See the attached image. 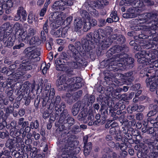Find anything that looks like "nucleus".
Here are the masks:
<instances>
[{"label":"nucleus","instance_id":"f257e3e1","mask_svg":"<svg viewBox=\"0 0 158 158\" xmlns=\"http://www.w3.org/2000/svg\"><path fill=\"white\" fill-rule=\"evenodd\" d=\"M154 22L152 24L148 31H143L138 33V35L135 37V40L130 41L129 44L134 50L140 51L142 48L140 45L142 40L148 39L150 41L149 42L148 48L153 47V44L157 45L158 47V35H156V31H158V14L155 11L143 14L139 16L138 19H135L133 22L137 24L146 23L148 24L152 22Z\"/></svg>","mask_w":158,"mask_h":158},{"label":"nucleus","instance_id":"f03ea898","mask_svg":"<svg viewBox=\"0 0 158 158\" xmlns=\"http://www.w3.org/2000/svg\"><path fill=\"white\" fill-rule=\"evenodd\" d=\"M61 111L59 120L55 123L56 127H57L56 130V133L57 137V142L59 144L63 143V141L76 137L75 135H72L70 131L66 130V127L64 126L68 118L70 116L68 110L64 108Z\"/></svg>","mask_w":158,"mask_h":158},{"label":"nucleus","instance_id":"7ed1b4c3","mask_svg":"<svg viewBox=\"0 0 158 158\" xmlns=\"http://www.w3.org/2000/svg\"><path fill=\"white\" fill-rule=\"evenodd\" d=\"M99 31L98 30H96L94 32H90L86 36V38L81 40V42L79 41H76L74 46L73 44H69L68 46V48L71 52V55L75 57V56L79 57V56L82 57L84 53H85L88 48V46L92 43L94 39V37H96L98 35Z\"/></svg>","mask_w":158,"mask_h":158},{"label":"nucleus","instance_id":"20e7f679","mask_svg":"<svg viewBox=\"0 0 158 158\" xmlns=\"http://www.w3.org/2000/svg\"><path fill=\"white\" fill-rule=\"evenodd\" d=\"M98 34L102 39L101 50H104L108 48L112 43L123 44L126 41L125 37L123 35L115 34L110 35L111 32L107 29L99 28L98 29Z\"/></svg>","mask_w":158,"mask_h":158},{"label":"nucleus","instance_id":"39448f33","mask_svg":"<svg viewBox=\"0 0 158 158\" xmlns=\"http://www.w3.org/2000/svg\"><path fill=\"white\" fill-rule=\"evenodd\" d=\"M55 94V91L53 88H50L49 86H47L44 91V95L42 97V99L45 100L46 103L49 106V108H53L55 110H59L60 112L62 110V109L65 108L66 105L64 102H60L61 98L60 96L57 95L54 97Z\"/></svg>","mask_w":158,"mask_h":158},{"label":"nucleus","instance_id":"423d86ee","mask_svg":"<svg viewBox=\"0 0 158 158\" xmlns=\"http://www.w3.org/2000/svg\"><path fill=\"white\" fill-rule=\"evenodd\" d=\"M75 138L66 139L60 144L57 142V145L60 148H62L63 152L61 155L63 158H77L74 155L78 153L81 149L80 147H76L79 141L74 140Z\"/></svg>","mask_w":158,"mask_h":158},{"label":"nucleus","instance_id":"0eeeda50","mask_svg":"<svg viewBox=\"0 0 158 158\" xmlns=\"http://www.w3.org/2000/svg\"><path fill=\"white\" fill-rule=\"evenodd\" d=\"M0 31L2 35L0 42H3L5 47L10 48L18 41L17 33L15 35L8 34V33H10V31H12V27L10 23H6L0 26Z\"/></svg>","mask_w":158,"mask_h":158},{"label":"nucleus","instance_id":"6e6552de","mask_svg":"<svg viewBox=\"0 0 158 158\" xmlns=\"http://www.w3.org/2000/svg\"><path fill=\"white\" fill-rule=\"evenodd\" d=\"M135 57L137 59V61L140 64L139 67H143L145 65L148 64L150 62H152L153 60H158V51H143L138 52L135 55Z\"/></svg>","mask_w":158,"mask_h":158},{"label":"nucleus","instance_id":"1a4fd4ad","mask_svg":"<svg viewBox=\"0 0 158 158\" xmlns=\"http://www.w3.org/2000/svg\"><path fill=\"white\" fill-rule=\"evenodd\" d=\"M34 65V62L29 59H26L23 60L21 64V62L19 60H16L14 64L11 66L12 68L16 67L17 72L14 75L15 77V80H18L21 79L23 75L25 73V71L32 69Z\"/></svg>","mask_w":158,"mask_h":158},{"label":"nucleus","instance_id":"9d476101","mask_svg":"<svg viewBox=\"0 0 158 158\" xmlns=\"http://www.w3.org/2000/svg\"><path fill=\"white\" fill-rule=\"evenodd\" d=\"M75 77H72L71 75L69 74H63L61 75L57 80L56 84L59 91L62 90L66 91L67 92H71L73 90H71V85L68 84L67 83L71 82V83L76 82V79H75Z\"/></svg>","mask_w":158,"mask_h":158},{"label":"nucleus","instance_id":"9b49d317","mask_svg":"<svg viewBox=\"0 0 158 158\" xmlns=\"http://www.w3.org/2000/svg\"><path fill=\"white\" fill-rule=\"evenodd\" d=\"M99 34H98L96 37H94V39L92 41V43H91L89 46H88L87 50L81 57L83 59L85 60L86 63H87L86 60L89 58H90L93 61L95 60L96 59V55L95 51L94 50L96 45L98 43L99 44H100V45H102L101 44L102 39Z\"/></svg>","mask_w":158,"mask_h":158},{"label":"nucleus","instance_id":"f8f14e48","mask_svg":"<svg viewBox=\"0 0 158 158\" xmlns=\"http://www.w3.org/2000/svg\"><path fill=\"white\" fill-rule=\"evenodd\" d=\"M143 140L145 144L136 145L134 147L135 149L137 151V155L139 158H147L149 149H150L151 146L154 144L150 139H144Z\"/></svg>","mask_w":158,"mask_h":158},{"label":"nucleus","instance_id":"ddd939ff","mask_svg":"<svg viewBox=\"0 0 158 158\" xmlns=\"http://www.w3.org/2000/svg\"><path fill=\"white\" fill-rule=\"evenodd\" d=\"M143 127L142 129V131L145 134L151 135L152 136L156 135L158 132V128H154L150 126L152 125L155 126L156 122L151 117H148L147 119L143 120Z\"/></svg>","mask_w":158,"mask_h":158},{"label":"nucleus","instance_id":"4468645a","mask_svg":"<svg viewBox=\"0 0 158 158\" xmlns=\"http://www.w3.org/2000/svg\"><path fill=\"white\" fill-rule=\"evenodd\" d=\"M24 52L25 54V57L34 62L40 60L39 56L41 53L40 49L38 48L33 49V48L31 47H28L24 50Z\"/></svg>","mask_w":158,"mask_h":158},{"label":"nucleus","instance_id":"2eb2a0df","mask_svg":"<svg viewBox=\"0 0 158 158\" xmlns=\"http://www.w3.org/2000/svg\"><path fill=\"white\" fill-rule=\"evenodd\" d=\"M17 84H18V86H19V87L18 89L17 88L15 93L17 95H19L22 96L25 95V94H27L28 92L33 91L35 87V84L30 83L27 81H25L22 85L19 83Z\"/></svg>","mask_w":158,"mask_h":158},{"label":"nucleus","instance_id":"dca6fc26","mask_svg":"<svg viewBox=\"0 0 158 158\" xmlns=\"http://www.w3.org/2000/svg\"><path fill=\"white\" fill-rule=\"evenodd\" d=\"M23 119L24 118L23 117L19 118L18 119L16 127L10 133V135H14L16 136V140L18 141L19 139V141H21V138L19 137L21 135L22 131H23V128H24L27 124L26 122L24 123L23 122Z\"/></svg>","mask_w":158,"mask_h":158},{"label":"nucleus","instance_id":"f3484780","mask_svg":"<svg viewBox=\"0 0 158 158\" xmlns=\"http://www.w3.org/2000/svg\"><path fill=\"white\" fill-rule=\"evenodd\" d=\"M100 102L102 104L100 110L102 118L106 121L109 114L110 107L109 99L106 97H103L101 99Z\"/></svg>","mask_w":158,"mask_h":158},{"label":"nucleus","instance_id":"a211bd4d","mask_svg":"<svg viewBox=\"0 0 158 158\" xmlns=\"http://www.w3.org/2000/svg\"><path fill=\"white\" fill-rule=\"evenodd\" d=\"M73 0H65V1L59 0L55 2L52 7L56 10H59L62 11L66 8V6L72 5L73 4Z\"/></svg>","mask_w":158,"mask_h":158},{"label":"nucleus","instance_id":"6ab92c4d","mask_svg":"<svg viewBox=\"0 0 158 158\" xmlns=\"http://www.w3.org/2000/svg\"><path fill=\"white\" fill-rule=\"evenodd\" d=\"M122 67L124 69H131L134 66V59L131 57H123L120 59Z\"/></svg>","mask_w":158,"mask_h":158},{"label":"nucleus","instance_id":"aec40b11","mask_svg":"<svg viewBox=\"0 0 158 158\" xmlns=\"http://www.w3.org/2000/svg\"><path fill=\"white\" fill-rule=\"evenodd\" d=\"M133 75V72L131 71L124 74L119 73L118 75L119 76V79L121 80L127 85H131L132 82L135 79Z\"/></svg>","mask_w":158,"mask_h":158},{"label":"nucleus","instance_id":"412c9836","mask_svg":"<svg viewBox=\"0 0 158 158\" xmlns=\"http://www.w3.org/2000/svg\"><path fill=\"white\" fill-rule=\"evenodd\" d=\"M27 14L26 11L23 6L19 7L17 10V12L15 16L14 19L16 21L20 20L24 22L26 20Z\"/></svg>","mask_w":158,"mask_h":158},{"label":"nucleus","instance_id":"4be33fe9","mask_svg":"<svg viewBox=\"0 0 158 158\" xmlns=\"http://www.w3.org/2000/svg\"><path fill=\"white\" fill-rule=\"evenodd\" d=\"M13 65L11 64L10 65L9 68H8L6 67H4L2 68L0 72L2 73L4 76H10L12 77V79L13 80H14L15 81H17L18 80H15L14 79H15V77H14V75L15 73V72L16 71V67H14V68H12L11 66Z\"/></svg>","mask_w":158,"mask_h":158},{"label":"nucleus","instance_id":"5701e85b","mask_svg":"<svg viewBox=\"0 0 158 158\" xmlns=\"http://www.w3.org/2000/svg\"><path fill=\"white\" fill-rule=\"evenodd\" d=\"M127 51L128 52L129 48L127 46L124 45L120 46L118 45H116L112 47L108 51L107 54L110 56H111L113 54L116 53H119L121 51Z\"/></svg>","mask_w":158,"mask_h":158},{"label":"nucleus","instance_id":"b1692460","mask_svg":"<svg viewBox=\"0 0 158 158\" xmlns=\"http://www.w3.org/2000/svg\"><path fill=\"white\" fill-rule=\"evenodd\" d=\"M145 82L147 86L152 92L155 91L158 87V78L156 79L155 77H148Z\"/></svg>","mask_w":158,"mask_h":158},{"label":"nucleus","instance_id":"393cba45","mask_svg":"<svg viewBox=\"0 0 158 158\" xmlns=\"http://www.w3.org/2000/svg\"><path fill=\"white\" fill-rule=\"evenodd\" d=\"M63 13L61 11H55L53 12L49 17V20L56 24V23H59L63 20L62 17Z\"/></svg>","mask_w":158,"mask_h":158},{"label":"nucleus","instance_id":"a878e982","mask_svg":"<svg viewBox=\"0 0 158 158\" xmlns=\"http://www.w3.org/2000/svg\"><path fill=\"white\" fill-rule=\"evenodd\" d=\"M70 50H69L67 51V53L65 52H62L60 54V59L59 60V62L61 63H67V61L70 58H71L74 59L75 60H77L79 57H77L75 56V57L71 55V52H69Z\"/></svg>","mask_w":158,"mask_h":158},{"label":"nucleus","instance_id":"bb28decb","mask_svg":"<svg viewBox=\"0 0 158 158\" xmlns=\"http://www.w3.org/2000/svg\"><path fill=\"white\" fill-rule=\"evenodd\" d=\"M133 4L134 6V7L133 8L135 9L137 12L140 13L142 11H143L145 9V6L144 4L143 1H135L133 3L132 0L131 4L129 5V6L131 5H133Z\"/></svg>","mask_w":158,"mask_h":158},{"label":"nucleus","instance_id":"cd10ccee","mask_svg":"<svg viewBox=\"0 0 158 158\" xmlns=\"http://www.w3.org/2000/svg\"><path fill=\"white\" fill-rule=\"evenodd\" d=\"M46 101L45 100H42V107L47 108L44 111L43 114V118L44 119L48 118L54 110V109L53 108H51V107L49 108V106L47 104V102L46 103Z\"/></svg>","mask_w":158,"mask_h":158},{"label":"nucleus","instance_id":"c85d7f7f","mask_svg":"<svg viewBox=\"0 0 158 158\" xmlns=\"http://www.w3.org/2000/svg\"><path fill=\"white\" fill-rule=\"evenodd\" d=\"M151 69H144V72H145L143 77L145 76L148 77H158V69L155 70L153 68H151Z\"/></svg>","mask_w":158,"mask_h":158},{"label":"nucleus","instance_id":"c756f323","mask_svg":"<svg viewBox=\"0 0 158 158\" xmlns=\"http://www.w3.org/2000/svg\"><path fill=\"white\" fill-rule=\"evenodd\" d=\"M135 93L133 92H131L129 94H125L122 95H120L119 94H116V98L117 99L121 98V100L128 104L129 102V101L132 99Z\"/></svg>","mask_w":158,"mask_h":158},{"label":"nucleus","instance_id":"7c9ffc66","mask_svg":"<svg viewBox=\"0 0 158 158\" xmlns=\"http://www.w3.org/2000/svg\"><path fill=\"white\" fill-rule=\"evenodd\" d=\"M107 67V69L111 72L113 71L114 72L118 71V70L121 69L120 67H122V64L121 63L120 60L117 63L116 61H113L112 60L109 64V65Z\"/></svg>","mask_w":158,"mask_h":158},{"label":"nucleus","instance_id":"2f4dec72","mask_svg":"<svg viewBox=\"0 0 158 158\" xmlns=\"http://www.w3.org/2000/svg\"><path fill=\"white\" fill-rule=\"evenodd\" d=\"M24 123L25 122L27 123V125L25 126L27 128V129H28L29 131H31V129H37L39 126V122L37 119H33L30 123V125L29 126V123L28 122L27 120H24V118L23 120V122Z\"/></svg>","mask_w":158,"mask_h":158},{"label":"nucleus","instance_id":"473e14b6","mask_svg":"<svg viewBox=\"0 0 158 158\" xmlns=\"http://www.w3.org/2000/svg\"><path fill=\"white\" fill-rule=\"evenodd\" d=\"M79 58L77 60H75L76 61H73L71 63V67L73 69H77L78 67L82 66H86L87 63L85 62V60L83 59L82 57L79 56Z\"/></svg>","mask_w":158,"mask_h":158},{"label":"nucleus","instance_id":"72a5a7b5","mask_svg":"<svg viewBox=\"0 0 158 158\" xmlns=\"http://www.w3.org/2000/svg\"><path fill=\"white\" fill-rule=\"evenodd\" d=\"M18 83V82L14 83L11 81V84L8 85L5 88L6 89L5 90V92L7 94V96L13 95V94L14 93L13 89L15 87H16V88L15 90L17 88H19V86H18V84H17Z\"/></svg>","mask_w":158,"mask_h":158},{"label":"nucleus","instance_id":"f704fd0d","mask_svg":"<svg viewBox=\"0 0 158 158\" xmlns=\"http://www.w3.org/2000/svg\"><path fill=\"white\" fill-rule=\"evenodd\" d=\"M133 8H130L127 11L126 13L123 14V18L126 19L134 18L137 17V13Z\"/></svg>","mask_w":158,"mask_h":158},{"label":"nucleus","instance_id":"c9c22d12","mask_svg":"<svg viewBox=\"0 0 158 158\" xmlns=\"http://www.w3.org/2000/svg\"><path fill=\"white\" fill-rule=\"evenodd\" d=\"M15 137L13 139H8L5 144L6 147L8 148L11 152L15 151V143L18 142V141L15 140Z\"/></svg>","mask_w":158,"mask_h":158},{"label":"nucleus","instance_id":"e433bc0d","mask_svg":"<svg viewBox=\"0 0 158 158\" xmlns=\"http://www.w3.org/2000/svg\"><path fill=\"white\" fill-rule=\"evenodd\" d=\"M75 79H76L75 83L71 85V90L75 91L81 88L83 85L81 82L82 78L79 77H75Z\"/></svg>","mask_w":158,"mask_h":158},{"label":"nucleus","instance_id":"4c0bfd02","mask_svg":"<svg viewBox=\"0 0 158 158\" xmlns=\"http://www.w3.org/2000/svg\"><path fill=\"white\" fill-rule=\"evenodd\" d=\"M17 40L20 42L24 41L25 42L28 43V41L30 39L27 32L26 31H23L21 34L20 33L19 35H17Z\"/></svg>","mask_w":158,"mask_h":158},{"label":"nucleus","instance_id":"58836bf2","mask_svg":"<svg viewBox=\"0 0 158 158\" xmlns=\"http://www.w3.org/2000/svg\"><path fill=\"white\" fill-rule=\"evenodd\" d=\"M53 23L52 25H51V30L50 33L53 36L56 38L60 37V28L57 29V27Z\"/></svg>","mask_w":158,"mask_h":158},{"label":"nucleus","instance_id":"ea45409f","mask_svg":"<svg viewBox=\"0 0 158 158\" xmlns=\"http://www.w3.org/2000/svg\"><path fill=\"white\" fill-rule=\"evenodd\" d=\"M95 97L92 95H86L84 97V99L85 101V104L87 106L90 105H92L95 100Z\"/></svg>","mask_w":158,"mask_h":158},{"label":"nucleus","instance_id":"a19ab883","mask_svg":"<svg viewBox=\"0 0 158 158\" xmlns=\"http://www.w3.org/2000/svg\"><path fill=\"white\" fill-rule=\"evenodd\" d=\"M82 106L81 103L80 102H77L73 106L72 108V113L74 116L77 115L78 113L80 108H83Z\"/></svg>","mask_w":158,"mask_h":158},{"label":"nucleus","instance_id":"79ce46f5","mask_svg":"<svg viewBox=\"0 0 158 158\" xmlns=\"http://www.w3.org/2000/svg\"><path fill=\"white\" fill-rule=\"evenodd\" d=\"M88 112L87 111H82L78 115L77 118L78 120L84 123H87V118Z\"/></svg>","mask_w":158,"mask_h":158},{"label":"nucleus","instance_id":"37998d69","mask_svg":"<svg viewBox=\"0 0 158 158\" xmlns=\"http://www.w3.org/2000/svg\"><path fill=\"white\" fill-rule=\"evenodd\" d=\"M113 150L112 149L109 147H106L104 148L101 151V153L102 154V158H111L110 157V154L112 152Z\"/></svg>","mask_w":158,"mask_h":158},{"label":"nucleus","instance_id":"c03bdc74","mask_svg":"<svg viewBox=\"0 0 158 158\" xmlns=\"http://www.w3.org/2000/svg\"><path fill=\"white\" fill-rule=\"evenodd\" d=\"M83 25V22L81 18L75 19L74 21V31H77L80 30Z\"/></svg>","mask_w":158,"mask_h":158},{"label":"nucleus","instance_id":"a18cd8bd","mask_svg":"<svg viewBox=\"0 0 158 158\" xmlns=\"http://www.w3.org/2000/svg\"><path fill=\"white\" fill-rule=\"evenodd\" d=\"M19 95V98H21L20 100H21L23 98L24 101L23 102H24V104L27 106L29 105L31 102V100L33 99L34 97V95H33L32 96H31L29 94L27 95V96H25L24 97V95H23L22 96L21 95L20 96L19 95Z\"/></svg>","mask_w":158,"mask_h":158},{"label":"nucleus","instance_id":"49530a36","mask_svg":"<svg viewBox=\"0 0 158 158\" xmlns=\"http://www.w3.org/2000/svg\"><path fill=\"white\" fill-rule=\"evenodd\" d=\"M119 127L118 123L113 120L107 121L105 125V127L106 129L112 128Z\"/></svg>","mask_w":158,"mask_h":158},{"label":"nucleus","instance_id":"de8ad7c7","mask_svg":"<svg viewBox=\"0 0 158 158\" xmlns=\"http://www.w3.org/2000/svg\"><path fill=\"white\" fill-rule=\"evenodd\" d=\"M60 110H53L50 116L49 120V122H54L56 119L58 118Z\"/></svg>","mask_w":158,"mask_h":158},{"label":"nucleus","instance_id":"09e8293b","mask_svg":"<svg viewBox=\"0 0 158 158\" xmlns=\"http://www.w3.org/2000/svg\"><path fill=\"white\" fill-rule=\"evenodd\" d=\"M75 121L74 118L70 115L69 118H68L67 120L64 124V126L66 127V130H67L68 128H69L70 127L74 125Z\"/></svg>","mask_w":158,"mask_h":158},{"label":"nucleus","instance_id":"8fccbe9b","mask_svg":"<svg viewBox=\"0 0 158 158\" xmlns=\"http://www.w3.org/2000/svg\"><path fill=\"white\" fill-rule=\"evenodd\" d=\"M92 145L91 142L84 144V155L85 156L88 155L92 148Z\"/></svg>","mask_w":158,"mask_h":158},{"label":"nucleus","instance_id":"3c124183","mask_svg":"<svg viewBox=\"0 0 158 158\" xmlns=\"http://www.w3.org/2000/svg\"><path fill=\"white\" fill-rule=\"evenodd\" d=\"M16 122L15 120L12 121L10 123L6 122V127L7 129L10 130V132L15 130L17 127Z\"/></svg>","mask_w":158,"mask_h":158},{"label":"nucleus","instance_id":"603ef678","mask_svg":"<svg viewBox=\"0 0 158 158\" xmlns=\"http://www.w3.org/2000/svg\"><path fill=\"white\" fill-rule=\"evenodd\" d=\"M137 104L134 103L131 105H129L127 108V112L130 114H132L133 112L135 111L137 112Z\"/></svg>","mask_w":158,"mask_h":158},{"label":"nucleus","instance_id":"864d4df0","mask_svg":"<svg viewBox=\"0 0 158 158\" xmlns=\"http://www.w3.org/2000/svg\"><path fill=\"white\" fill-rule=\"evenodd\" d=\"M103 74L104 76V80L106 81H107L108 80L110 81L113 76L111 72L108 69L104 71L103 72Z\"/></svg>","mask_w":158,"mask_h":158},{"label":"nucleus","instance_id":"5fc2aeb1","mask_svg":"<svg viewBox=\"0 0 158 158\" xmlns=\"http://www.w3.org/2000/svg\"><path fill=\"white\" fill-rule=\"evenodd\" d=\"M127 146L125 142L120 143H115V149L116 150L120 149L121 150H124L126 149Z\"/></svg>","mask_w":158,"mask_h":158},{"label":"nucleus","instance_id":"6e6d98bb","mask_svg":"<svg viewBox=\"0 0 158 158\" xmlns=\"http://www.w3.org/2000/svg\"><path fill=\"white\" fill-rule=\"evenodd\" d=\"M30 45H39L41 43V40H38L37 37H32L30 38L29 40L28 41Z\"/></svg>","mask_w":158,"mask_h":158},{"label":"nucleus","instance_id":"4d7b16f0","mask_svg":"<svg viewBox=\"0 0 158 158\" xmlns=\"http://www.w3.org/2000/svg\"><path fill=\"white\" fill-rule=\"evenodd\" d=\"M65 99L67 103L69 105L72 104L75 102L72 95H71L70 93L66 94Z\"/></svg>","mask_w":158,"mask_h":158},{"label":"nucleus","instance_id":"13d9d810","mask_svg":"<svg viewBox=\"0 0 158 158\" xmlns=\"http://www.w3.org/2000/svg\"><path fill=\"white\" fill-rule=\"evenodd\" d=\"M111 58L106 59L102 61L100 63V65L102 68H106L107 69L108 67L110 64L111 60Z\"/></svg>","mask_w":158,"mask_h":158},{"label":"nucleus","instance_id":"bf43d9fd","mask_svg":"<svg viewBox=\"0 0 158 158\" xmlns=\"http://www.w3.org/2000/svg\"><path fill=\"white\" fill-rule=\"evenodd\" d=\"M95 118L96 120L94 121L97 122V123L98 125V126L100 125L103 124L106 121L103 118L101 120V118H102L101 115H100L99 114H97L96 115Z\"/></svg>","mask_w":158,"mask_h":158},{"label":"nucleus","instance_id":"052dcab7","mask_svg":"<svg viewBox=\"0 0 158 158\" xmlns=\"http://www.w3.org/2000/svg\"><path fill=\"white\" fill-rule=\"evenodd\" d=\"M83 93L82 90H79L73 93L72 95L75 101L80 99Z\"/></svg>","mask_w":158,"mask_h":158},{"label":"nucleus","instance_id":"680f3d73","mask_svg":"<svg viewBox=\"0 0 158 158\" xmlns=\"http://www.w3.org/2000/svg\"><path fill=\"white\" fill-rule=\"evenodd\" d=\"M150 152L148 155L149 158H157L158 157V152L149 149Z\"/></svg>","mask_w":158,"mask_h":158},{"label":"nucleus","instance_id":"e2e57ef3","mask_svg":"<svg viewBox=\"0 0 158 158\" xmlns=\"http://www.w3.org/2000/svg\"><path fill=\"white\" fill-rule=\"evenodd\" d=\"M14 4H16V2L15 1H13L12 0H8L6 2V3L3 4V5L5 8L6 9L8 7H12Z\"/></svg>","mask_w":158,"mask_h":158},{"label":"nucleus","instance_id":"0e129e2a","mask_svg":"<svg viewBox=\"0 0 158 158\" xmlns=\"http://www.w3.org/2000/svg\"><path fill=\"white\" fill-rule=\"evenodd\" d=\"M14 44H15V46L13 47V50L19 49L25 45L21 41V42L18 41H16Z\"/></svg>","mask_w":158,"mask_h":158},{"label":"nucleus","instance_id":"69168bd1","mask_svg":"<svg viewBox=\"0 0 158 158\" xmlns=\"http://www.w3.org/2000/svg\"><path fill=\"white\" fill-rule=\"evenodd\" d=\"M116 111L112 109L110 107L109 110L108 116L113 117V118L116 119L118 118V116H116Z\"/></svg>","mask_w":158,"mask_h":158},{"label":"nucleus","instance_id":"338daca9","mask_svg":"<svg viewBox=\"0 0 158 158\" xmlns=\"http://www.w3.org/2000/svg\"><path fill=\"white\" fill-rule=\"evenodd\" d=\"M91 27L90 24V23L85 21V19L83 20V30L85 32H86L89 30Z\"/></svg>","mask_w":158,"mask_h":158},{"label":"nucleus","instance_id":"774afa93","mask_svg":"<svg viewBox=\"0 0 158 158\" xmlns=\"http://www.w3.org/2000/svg\"><path fill=\"white\" fill-rule=\"evenodd\" d=\"M80 12L81 16L84 19L90 18V15L89 13L86 10H81L80 11Z\"/></svg>","mask_w":158,"mask_h":158}]
</instances>
